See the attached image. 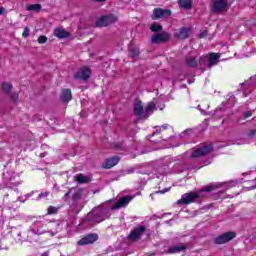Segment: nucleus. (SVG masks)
Here are the masks:
<instances>
[{"mask_svg":"<svg viewBox=\"0 0 256 256\" xmlns=\"http://www.w3.org/2000/svg\"><path fill=\"white\" fill-rule=\"evenodd\" d=\"M110 217L109 208L105 207V204H101L87 214L86 221L89 223H101Z\"/></svg>","mask_w":256,"mask_h":256,"instance_id":"1","label":"nucleus"},{"mask_svg":"<svg viewBox=\"0 0 256 256\" xmlns=\"http://www.w3.org/2000/svg\"><path fill=\"white\" fill-rule=\"evenodd\" d=\"M213 191V186L208 185L202 188L198 192H189L184 195H182L181 199L177 201V205H190V203H195L197 199H200V197H203V193H211Z\"/></svg>","mask_w":256,"mask_h":256,"instance_id":"2","label":"nucleus"},{"mask_svg":"<svg viewBox=\"0 0 256 256\" xmlns=\"http://www.w3.org/2000/svg\"><path fill=\"white\" fill-rule=\"evenodd\" d=\"M235 237H237V233L233 231H229L214 238V243L215 245H225V243H229V241H233Z\"/></svg>","mask_w":256,"mask_h":256,"instance_id":"3","label":"nucleus"},{"mask_svg":"<svg viewBox=\"0 0 256 256\" xmlns=\"http://www.w3.org/2000/svg\"><path fill=\"white\" fill-rule=\"evenodd\" d=\"M229 7V0H212L211 11L213 13H223Z\"/></svg>","mask_w":256,"mask_h":256,"instance_id":"4","label":"nucleus"},{"mask_svg":"<svg viewBox=\"0 0 256 256\" xmlns=\"http://www.w3.org/2000/svg\"><path fill=\"white\" fill-rule=\"evenodd\" d=\"M169 17H171L170 9L155 8L151 15V20L157 21L159 19H169Z\"/></svg>","mask_w":256,"mask_h":256,"instance_id":"5","label":"nucleus"},{"mask_svg":"<svg viewBox=\"0 0 256 256\" xmlns=\"http://www.w3.org/2000/svg\"><path fill=\"white\" fill-rule=\"evenodd\" d=\"M213 151V145H204L196 150H193L191 153L192 159H199V157H205V155H209Z\"/></svg>","mask_w":256,"mask_h":256,"instance_id":"6","label":"nucleus"},{"mask_svg":"<svg viewBox=\"0 0 256 256\" xmlns=\"http://www.w3.org/2000/svg\"><path fill=\"white\" fill-rule=\"evenodd\" d=\"M117 20L118 18L115 16V14L102 16L99 20L96 21V27H107L112 25V23H117Z\"/></svg>","mask_w":256,"mask_h":256,"instance_id":"7","label":"nucleus"},{"mask_svg":"<svg viewBox=\"0 0 256 256\" xmlns=\"http://www.w3.org/2000/svg\"><path fill=\"white\" fill-rule=\"evenodd\" d=\"M91 77V68L84 66L80 68L77 73L74 75V79H78L81 81H89Z\"/></svg>","mask_w":256,"mask_h":256,"instance_id":"8","label":"nucleus"},{"mask_svg":"<svg viewBox=\"0 0 256 256\" xmlns=\"http://www.w3.org/2000/svg\"><path fill=\"white\" fill-rule=\"evenodd\" d=\"M98 239L99 235H97L96 233L87 234L77 242V245H79L80 247H83L85 245H92V243H95V241H97Z\"/></svg>","mask_w":256,"mask_h":256,"instance_id":"9","label":"nucleus"},{"mask_svg":"<svg viewBox=\"0 0 256 256\" xmlns=\"http://www.w3.org/2000/svg\"><path fill=\"white\" fill-rule=\"evenodd\" d=\"M171 39L169 33H156L152 36V43L159 45V43H167Z\"/></svg>","mask_w":256,"mask_h":256,"instance_id":"10","label":"nucleus"},{"mask_svg":"<svg viewBox=\"0 0 256 256\" xmlns=\"http://www.w3.org/2000/svg\"><path fill=\"white\" fill-rule=\"evenodd\" d=\"M133 197L132 196H125L120 198L113 206L110 207L111 211H115L117 209H121V207H127L129 203H131Z\"/></svg>","mask_w":256,"mask_h":256,"instance_id":"11","label":"nucleus"},{"mask_svg":"<svg viewBox=\"0 0 256 256\" xmlns=\"http://www.w3.org/2000/svg\"><path fill=\"white\" fill-rule=\"evenodd\" d=\"M145 233V226H139L132 230L128 236L130 241H136V239H139L143 234Z\"/></svg>","mask_w":256,"mask_h":256,"instance_id":"12","label":"nucleus"},{"mask_svg":"<svg viewBox=\"0 0 256 256\" xmlns=\"http://www.w3.org/2000/svg\"><path fill=\"white\" fill-rule=\"evenodd\" d=\"M119 161H121V158L117 156L107 158L104 163H102V169H111L112 167H115Z\"/></svg>","mask_w":256,"mask_h":256,"instance_id":"13","label":"nucleus"},{"mask_svg":"<svg viewBox=\"0 0 256 256\" xmlns=\"http://www.w3.org/2000/svg\"><path fill=\"white\" fill-rule=\"evenodd\" d=\"M134 115H136L137 119H143V115H145L143 112V102L138 101L134 105Z\"/></svg>","mask_w":256,"mask_h":256,"instance_id":"14","label":"nucleus"},{"mask_svg":"<svg viewBox=\"0 0 256 256\" xmlns=\"http://www.w3.org/2000/svg\"><path fill=\"white\" fill-rule=\"evenodd\" d=\"M187 249V246L185 244H179L175 246H171L166 253L173 254V253H181V251H185Z\"/></svg>","mask_w":256,"mask_h":256,"instance_id":"15","label":"nucleus"},{"mask_svg":"<svg viewBox=\"0 0 256 256\" xmlns=\"http://www.w3.org/2000/svg\"><path fill=\"white\" fill-rule=\"evenodd\" d=\"M60 99H61V101H64V103H69V101H71V99H73V95L71 94V89L62 90Z\"/></svg>","mask_w":256,"mask_h":256,"instance_id":"16","label":"nucleus"},{"mask_svg":"<svg viewBox=\"0 0 256 256\" xmlns=\"http://www.w3.org/2000/svg\"><path fill=\"white\" fill-rule=\"evenodd\" d=\"M178 5L181 9L189 11L193 8V0H178Z\"/></svg>","mask_w":256,"mask_h":256,"instance_id":"17","label":"nucleus"},{"mask_svg":"<svg viewBox=\"0 0 256 256\" xmlns=\"http://www.w3.org/2000/svg\"><path fill=\"white\" fill-rule=\"evenodd\" d=\"M155 109H156L155 102H149L146 107V111L144 112L143 119H147L148 117H150L151 113H153Z\"/></svg>","mask_w":256,"mask_h":256,"instance_id":"18","label":"nucleus"},{"mask_svg":"<svg viewBox=\"0 0 256 256\" xmlns=\"http://www.w3.org/2000/svg\"><path fill=\"white\" fill-rule=\"evenodd\" d=\"M1 89L5 95H11L13 85L11 83L3 82L1 85Z\"/></svg>","mask_w":256,"mask_h":256,"instance_id":"19","label":"nucleus"},{"mask_svg":"<svg viewBox=\"0 0 256 256\" xmlns=\"http://www.w3.org/2000/svg\"><path fill=\"white\" fill-rule=\"evenodd\" d=\"M219 57H221V55L217 53H211L210 58L208 60V67H213V65H216Z\"/></svg>","mask_w":256,"mask_h":256,"instance_id":"20","label":"nucleus"},{"mask_svg":"<svg viewBox=\"0 0 256 256\" xmlns=\"http://www.w3.org/2000/svg\"><path fill=\"white\" fill-rule=\"evenodd\" d=\"M76 181H77V183L84 184V183H89V181H91V178H89V176H86L83 174H78L76 176Z\"/></svg>","mask_w":256,"mask_h":256,"instance_id":"21","label":"nucleus"},{"mask_svg":"<svg viewBox=\"0 0 256 256\" xmlns=\"http://www.w3.org/2000/svg\"><path fill=\"white\" fill-rule=\"evenodd\" d=\"M186 65L188 67H197V59H195V56H187Z\"/></svg>","mask_w":256,"mask_h":256,"instance_id":"22","label":"nucleus"},{"mask_svg":"<svg viewBox=\"0 0 256 256\" xmlns=\"http://www.w3.org/2000/svg\"><path fill=\"white\" fill-rule=\"evenodd\" d=\"M27 11H35L36 13H39V11H41V9H43V6H41V4H31L29 6H27Z\"/></svg>","mask_w":256,"mask_h":256,"instance_id":"23","label":"nucleus"},{"mask_svg":"<svg viewBox=\"0 0 256 256\" xmlns=\"http://www.w3.org/2000/svg\"><path fill=\"white\" fill-rule=\"evenodd\" d=\"M150 30L152 33H161V31H163V26L161 24L153 23Z\"/></svg>","mask_w":256,"mask_h":256,"instance_id":"24","label":"nucleus"},{"mask_svg":"<svg viewBox=\"0 0 256 256\" xmlns=\"http://www.w3.org/2000/svg\"><path fill=\"white\" fill-rule=\"evenodd\" d=\"M131 58L135 61L139 55H141V51H139V48H132L130 50Z\"/></svg>","mask_w":256,"mask_h":256,"instance_id":"25","label":"nucleus"},{"mask_svg":"<svg viewBox=\"0 0 256 256\" xmlns=\"http://www.w3.org/2000/svg\"><path fill=\"white\" fill-rule=\"evenodd\" d=\"M54 35L58 39H69L71 37V33H55Z\"/></svg>","mask_w":256,"mask_h":256,"instance_id":"26","label":"nucleus"},{"mask_svg":"<svg viewBox=\"0 0 256 256\" xmlns=\"http://www.w3.org/2000/svg\"><path fill=\"white\" fill-rule=\"evenodd\" d=\"M174 39H189V33L174 34Z\"/></svg>","mask_w":256,"mask_h":256,"instance_id":"27","label":"nucleus"},{"mask_svg":"<svg viewBox=\"0 0 256 256\" xmlns=\"http://www.w3.org/2000/svg\"><path fill=\"white\" fill-rule=\"evenodd\" d=\"M9 96L14 103H17V101H19V94L17 92L9 94Z\"/></svg>","mask_w":256,"mask_h":256,"instance_id":"28","label":"nucleus"},{"mask_svg":"<svg viewBox=\"0 0 256 256\" xmlns=\"http://www.w3.org/2000/svg\"><path fill=\"white\" fill-rule=\"evenodd\" d=\"M54 33H69L67 30H65V28H63V26H59L57 28H55Z\"/></svg>","mask_w":256,"mask_h":256,"instance_id":"29","label":"nucleus"},{"mask_svg":"<svg viewBox=\"0 0 256 256\" xmlns=\"http://www.w3.org/2000/svg\"><path fill=\"white\" fill-rule=\"evenodd\" d=\"M193 28L192 27H182L180 29V33H192Z\"/></svg>","mask_w":256,"mask_h":256,"instance_id":"30","label":"nucleus"},{"mask_svg":"<svg viewBox=\"0 0 256 256\" xmlns=\"http://www.w3.org/2000/svg\"><path fill=\"white\" fill-rule=\"evenodd\" d=\"M57 211H58V209H57V207H55V206H50V207L48 208V214H49V215H54L55 213H57Z\"/></svg>","mask_w":256,"mask_h":256,"instance_id":"31","label":"nucleus"},{"mask_svg":"<svg viewBox=\"0 0 256 256\" xmlns=\"http://www.w3.org/2000/svg\"><path fill=\"white\" fill-rule=\"evenodd\" d=\"M81 192H77L75 194L72 195V201H79V199H81Z\"/></svg>","mask_w":256,"mask_h":256,"instance_id":"32","label":"nucleus"},{"mask_svg":"<svg viewBox=\"0 0 256 256\" xmlns=\"http://www.w3.org/2000/svg\"><path fill=\"white\" fill-rule=\"evenodd\" d=\"M38 43L40 44L47 43V36H40L38 38Z\"/></svg>","mask_w":256,"mask_h":256,"instance_id":"33","label":"nucleus"},{"mask_svg":"<svg viewBox=\"0 0 256 256\" xmlns=\"http://www.w3.org/2000/svg\"><path fill=\"white\" fill-rule=\"evenodd\" d=\"M73 191V188H70L66 194L63 197V201H68L67 197H69L71 195V192Z\"/></svg>","mask_w":256,"mask_h":256,"instance_id":"34","label":"nucleus"},{"mask_svg":"<svg viewBox=\"0 0 256 256\" xmlns=\"http://www.w3.org/2000/svg\"><path fill=\"white\" fill-rule=\"evenodd\" d=\"M32 233H34V235H43V233H46V231H40L39 229L35 230V229H32L31 230Z\"/></svg>","mask_w":256,"mask_h":256,"instance_id":"35","label":"nucleus"},{"mask_svg":"<svg viewBox=\"0 0 256 256\" xmlns=\"http://www.w3.org/2000/svg\"><path fill=\"white\" fill-rule=\"evenodd\" d=\"M124 173H127L128 175H130L131 173H135V168H128L124 171Z\"/></svg>","mask_w":256,"mask_h":256,"instance_id":"36","label":"nucleus"},{"mask_svg":"<svg viewBox=\"0 0 256 256\" xmlns=\"http://www.w3.org/2000/svg\"><path fill=\"white\" fill-rule=\"evenodd\" d=\"M48 196H49V192H44V193H40L38 198L43 199V197H48Z\"/></svg>","mask_w":256,"mask_h":256,"instance_id":"37","label":"nucleus"},{"mask_svg":"<svg viewBox=\"0 0 256 256\" xmlns=\"http://www.w3.org/2000/svg\"><path fill=\"white\" fill-rule=\"evenodd\" d=\"M251 115H253V113L251 111H247L244 113L245 119H249V117H251Z\"/></svg>","mask_w":256,"mask_h":256,"instance_id":"38","label":"nucleus"},{"mask_svg":"<svg viewBox=\"0 0 256 256\" xmlns=\"http://www.w3.org/2000/svg\"><path fill=\"white\" fill-rule=\"evenodd\" d=\"M198 39H204V37H207V33H200L198 34Z\"/></svg>","mask_w":256,"mask_h":256,"instance_id":"39","label":"nucleus"},{"mask_svg":"<svg viewBox=\"0 0 256 256\" xmlns=\"http://www.w3.org/2000/svg\"><path fill=\"white\" fill-rule=\"evenodd\" d=\"M113 147H114L115 149H119V148L121 147V145H120L119 143H115V144H113Z\"/></svg>","mask_w":256,"mask_h":256,"instance_id":"40","label":"nucleus"},{"mask_svg":"<svg viewBox=\"0 0 256 256\" xmlns=\"http://www.w3.org/2000/svg\"><path fill=\"white\" fill-rule=\"evenodd\" d=\"M34 225H35L36 227H42V226H43V224H41V222H34Z\"/></svg>","mask_w":256,"mask_h":256,"instance_id":"41","label":"nucleus"},{"mask_svg":"<svg viewBox=\"0 0 256 256\" xmlns=\"http://www.w3.org/2000/svg\"><path fill=\"white\" fill-rule=\"evenodd\" d=\"M255 134H256V130H251V131H250V136H251V137L255 136Z\"/></svg>","mask_w":256,"mask_h":256,"instance_id":"42","label":"nucleus"},{"mask_svg":"<svg viewBox=\"0 0 256 256\" xmlns=\"http://www.w3.org/2000/svg\"><path fill=\"white\" fill-rule=\"evenodd\" d=\"M167 191H169V188L168 189H165V190H161V191H158L157 193H167Z\"/></svg>","mask_w":256,"mask_h":256,"instance_id":"43","label":"nucleus"},{"mask_svg":"<svg viewBox=\"0 0 256 256\" xmlns=\"http://www.w3.org/2000/svg\"><path fill=\"white\" fill-rule=\"evenodd\" d=\"M22 37H24V38L29 37V33H22Z\"/></svg>","mask_w":256,"mask_h":256,"instance_id":"44","label":"nucleus"},{"mask_svg":"<svg viewBox=\"0 0 256 256\" xmlns=\"http://www.w3.org/2000/svg\"><path fill=\"white\" fill-rule=\"evenodd\" d=\"M93 1H95L96 3H103V2H105L106 0H93Z\"/></svg>","mask_w":256,"mask_h":256,"instance_id":"45","label":"nucleus"},{"mask_svg":"<svg viewBox=\"0 0 256 256\" xmlns=\"http://www.w3.org/2000/svg\"><path fill=\"white\" fill-rule=\"evenodd\" d=\"M23 33H29V27H25Z\"/></svg>","mask_w":256,"mask_h":256,"instance_id":"46","label":"nucleus"},{"mask_svg":"<svg viewBox=\"0 0 256 256\" xmlns=\"http://www.w3.org/2000/svg\"><path fill=\"white\" fill-rule=\"evenodd\" d=\"M5 11V9L0 8V15H3V12Z\"/></svg>","mask_w":256,"mask_h":256,"instance_id":"47","label":"nucleus"},{"mask_svg":"<svg viewBox=\"0 0 256 256\" xmlns=\"http://www.w3.org/2000/svg\"><path fill=\"white\" fill-rule=\"evenodd\" d=\"M41 256H49V252H44Z\"/></svg>","mask_w":256,"mask_h":256,"instance_id":"48","label":"nucleus"},{"mask_svg":"<svg viewBox=\"0 0 256 256\" xmlns=\"http://www.w3.org/2000/svg\"><path fill=\"white\" fill-rule=\"evenodd\" d=\"M156 133H161V130H159V127H156Z\"/></svg>","mask_w":256,"mask_h":256,"instance_id":"49","label":"nucleus"},{"mask_svg":"<svg viewBox=\"0 0 256 256\" xmlns=\"http://www.w3.org/2000/svg\"><path fill=\"white\" fill-rule=\"evenodd\" d=\"M248 189L251 191L252 189H256V186L249 187Z\"/></svg>","mask_w":256,"mask_h":256,"instance_id":"50","label":"nucleus"},{"mask_svg":"<svg viewBox=\"0 0 256 256\" xmlns=\"http://www.w3.org/2000/svg\"><path fill=\"white\" fill-rule=\"evenodd\" d=\"M162 129H167V125H162Z\"/></svg>","mask_w":256,"mask_h":256,"instance_id":"51","label":"nucleus"},{"mask_svg":"<svg viewBox=\"0 0 256 256\" xmlns=\"http://www.w3.org/2000/svg\"><path fill=\"white\" fill-rule=\"evenodd\" d=\"M40 157H45V154H40Z\"/></svg>","mask_w":256,"mask_h":256,"instance_id":"52","label":"nucleus"},{"mask_svg":"<svg viewBox=\"0 0 256 256\" xmlns=\"http://www.w3.org/2000/svg\"><path fill=\"white\" fill-rule=\"evenodd\" d=\"M150 256H155V253L150 254Z\"/></svg>","mask_w":256,"mask_h":256,"instance_id":"53","label":"nucleus"},{"mask_svg":"<svg viewBox=\"0 0 256 256\" xmlns=\"http://www.w3.org/2000/svg\"><path fill=\"white\" fill-rule=\"evenodd\" d=\"M186 132H183L182 135H185Z\"/></svg>","mask_w":256,"mask_h":256,"instance_id":"54","label":"nucleus"},{"mask_svg":"<svg viewBox=\"0 0 256 256\" xmlns=\"http://www.w3.org/2000/svg\"><path fill=\"white\" fill-rule=\"evenodd\" d=\"M188 83H193L192 81H189Z\"/></svg>","mask_w":256,"mask_h":256,"instance_id":"55","label":"nucleus"},{"mask_svg":"<svg viewBox=\"0 0 256 256\" xmlns=\"http://www.w3.org/2000/svg\"><path fill=\"white\" fill-rule=\"evenodd\" d=\"M241 85H245V83H242Z\"/></svg>","mask_w":256,"mask_h":256,"instance_id":"56","label":"nucleus"},{"mask_svg":"<svg viewBox=\"0 0 256 256\" xmlns=\"http://www.w3.org/2000/svg\"><path fill=\"white\" fill-rule=\"evenodd\" d=\"M0 225H1V221H0Z\"/></svg>","mask_w":256,"mask_h":256,"instance_id":"57","label":"nucleus"}]
</instances>
